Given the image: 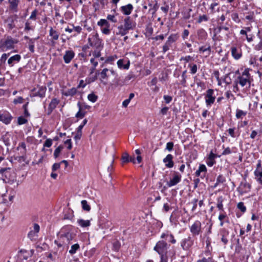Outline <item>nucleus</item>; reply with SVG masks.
<instances>
[{
  "instance_id": "f257e3e1",
  "label": "nucleus",
  "mask_w": 262,
  "mask_h": 262,
  "mask_svg": "<svg viewBox=\"0 0 262 262\" xmlns=\"http://www.w3.org/2000/svg\"><path fill=\"white\" fill-rule=\"evenodd\" d=\"M134 27L135 25L133 24V20L130 17H127L124 20L123 25L118 27V31L117 32V34L124 36L128 33L129 30H133Z\"/></svg>"
},
{
  "instance_id": "f03ea898",
  "label": "nucleus",
  "mask_w": 262,
  "mask_h": 262,
  "mask_svg": "<svg viewBox=\"0 0 262 262\" xmlns=\"http://www.w3.org/2000/svg\"><path fill=\"white\" fill-rule=\"evenodd\" d=\"M168 245L166 242L163 241H159L154 247V250L158 253L159 255L165 254L167 253Z\"/></svg>"
},
{
  "instance_id": "7ed1b4c3",
  "label": "nucleus",
  "mask_w": 262,
  "mask_h": 262,
  "mask_svg": "<svg viewBox=\"0 0 262 262\" xmlns=\"http://www.w3.org/2000/svg\"><path fill=\"white\" fill-rule=\"evenodd\" d=\"M88 41L91 47H94L98 49L101 47V41L97 33L90 35L88 38Z\"/></svg>"
},
{
  "instance_id": "20e7f679",
  "label": "nucleus",
  "mask_w": 262,
  "mask_h": 262,
  "mask_svg": "<svg viewBox=\"0 0 262 262\" xmlns=\"http://www.w3.org/2000/svg\"><path fill=\"white\" fill-rule=\"evenodd\" d=\"M46 87L44 86H37L31 92V96L33 97L38 96L43 98L45 96Z\"/></svg>"
},
{
  "instance_id": "39448f33",
  "label": "nucleus",
  "mask_w": 262,
  "mask_h": 262,
  "mask_svg": "<svg viewBox=\"0 0 262 262\" xmlns=\"http://www.w3.org/2000/svg\"><path fill=\"white\" fill-rule=\"evenodd\" d=\"M202 224L199 221H195L190 227V230L193 236L198 235L202 232Z\"/></svg>"
},
{
  "instance_id": "423d86ee",
  "label": "nucleus",
  "mask_w": 262,
  "mask_h": 262,
  "mask_svg": "<svg viewBox=\"0 0 262 262\" xmlns=\"http://www.w3.org/2000/svg\"><path fill=\"white\" fill-rule=\"evenodd\" d=\"M214 91L212 89H208L205 96V102L207 106H211L215 101V96L213 95Z\"/></svg>"
},
{
  "instance_id": "0eeeda50",
  "label": "nucleus",
  "mask_w": 262,
  "mask_h": 262,
  "mask_svg": "<svg viewBox=\"0 0 262 262\" xmlns=\"http://www.w3.org/2000/svg\"><path fill=\"white\" fill-rule=\"evenodd\" d=\"M110 74H111L112 75L114 76H117L116 72L113 69H103L102 70V71L99 73L100 75V80L102 81L103 79H107L110 76Z\"/></svg>"
},
{
  "instance_id": "6e6552de",
  "label": "nucleus",
  "mask_w": 262,
  "mask_h": 262,
  "mask_svg": "<svg viewBox=\"0 0 262 262\" xmlns=\"http://www.w3.org/2000/svg\"><path fill=\"white\" fill-rule=\"evenodd\" d=\"M182 176L177 172H174L173 177L169 181L167 182V185L169 187H171L178 184L181 180Z\"/></svg>"
},
{
  "instance_id": "1a4fd4ad",
  "label": "nucleus",
  "mask_w": 262,
  "mask_h": 262,
  "mask_svg": "<svg viewBox=\"0 0 262 262\" xmlns=\"http://www.w3.org/2000/svg\"><path fill=\"white\" fill-rule=\"evenodd\" d=\"M193 243V241L191 239V237H188L187 238L182 239L181 246L183 250H187L192 246Z\"/></svg>"
},
{
  "instance_id": "9d476101",
  "label": "nucleus",
  "mask_w": 262,
  "mask_h": 262,
  "mask_svg": "<svg viewBox=\"0 0 262 262\" xmlns=\"http://www.w3.org/2000/svg\"><path fill=\"white\" fill-rule=\"evenodd\" d=\"M75 53L72 50H69L66 51L65 54L63 56V60L66 63H69L71 62L72 59L74 57Z\"/></svg>"
},
{
  "instance_id": "9b49d317",
  "label": "nucleus",
  "mask_w": 262,
  "mask_h": 262,
  "mask_svg": "<svg viewBox=\"0 0 262 262\" xmlns=\"http://www.w3.org/2000/svg\"><path fill=\"white\" fill-rule=\"evenodd\" d=\"M207 168L205 165L202 164L200 165L199 169L195 171V174L196 177H200L203 178L205 176Z\"/></svg>"
},
{
  "instance_id": "f8f14e48",
  "label": "nucleus",
  "mask_w": 262,
  "mask_h": 262,
  "mask_svg": "<svg viewBox=\"0 0 262 262\" xmlns=\"http://www.w3.org/2000/svg\"><path fill=\"white\" fill-rule=\"evenodd\" d=\"M173 156L171 154H168L163 159V162L165 164V166L168 168H171L173 166L174 163L172 161Z\"/></svg>"
},
{
  "instance_id": "ddd939ff",
  "label": "nucleus",
  "mask_w": 262,
  "mask_h": 262,
  "mask_svg": "<svg viewBox=\"0 0 262 262\" xmlns=\"http://www.w3.org/2000/svg\"><path fill=\"white\" fill-rule=\"evenodd\" d=\"M220 233L221 235L222 236L221 237V241L222 242L225 244H227L228 242V240L227 239V236L229 235V231L227 230L225 228L222 229L220 231Z\"/></svg>"
},
{
  "instance_id": "4468645a",
  "label": "nucleus",
  "mask_w": 262,
  "mask_h": 262,
  "mask_svg": "<svg viewBox=\"0 0 262 262\" xmlns=\"http://www.w3.org/2000/svg\"><path fill=\"white\" fill-rule=\"evenodd\" d=\"M122 12L125 15H129L131 13L133 7L131 4H128L126 6H122L120 8Z\"/></svg>"
},
{
  "instance_id": "2eb2a0df",
  "label": "nucleus",
  "mask_w": 262,
  "mask_h": 262,
  "mask_svg": "<svg viewBox=\"0 0 262 262\" xmlns=\"http://www.w3.org/2000/svg\"><path fill=\"white\" fill-rule=\"evenodd\" d=\"M50 36L52 37V42L55 43V40L58 39L59 34L56 30H54L53 28L51 27L49 31Z\"/></svg>"
},
{
  "instance_id": "dca6fc26",
  "label": "nucleus",
  "mask_w": 262,
  "mask_h": 262,
  "mask_svg": "<svg viewBox=\"0 0 262 262\" xmlns=\"http://www.w3.org/2000/svg\"><path fill=\"white\" fill-rule=\"evenodd\" d=\"M197 35L199 40H205L207 38V33L203 29H200L197 31Z\"/></svg>"
},
{
  "instance_id": "f3484780",
  "label": "nucleus",
  "mask_w": 262,
  "mask_h": 262,
  "mask_svg": "<svg viewBox=\"0 0 262 262\" xmlns=\"http://www.w3.org/2000/svg\"><path fill=\"white\" fill-rule=\"evenodd\" d=\"M236 81L242 86H245L247 83H248L249 85H250V80H249V79L248 78H245V77H241L240 76H239L238 77H237V79L236 80Z\"/></svg>"
},
{
  "instance_id": "a211bd4d",
  "label": "nucleus",
  "mask_w": 262,
  "mask_h": 262,
  "mask_svg": "<svg viewBox=\"0 0 262 262\" xmlns=\"http://www.w3.org/2000/svg\"><path fill=\"white\" fill-rule=\"evenodd\" d=\"M21 59V57L19 55L16 54L11 57L8 60V63L10 66H13V63L15 62H19Z\"/></svg>"
},
{
  "instance_id": "6ab92c4d",
  "label": "nucleus",
  "mask_w": 262,
  "mask_h": 262,
  "mask_svg": "<svg viewBox=\"0 0 262 262\" xmlns=\"http://www.w3.org/2000/svg\"><path fill=\"white\" fill-rule=\"evenodd\" d=\"M13 48V42L12 40H6L2 46V50L6 51L7 50L11 49Z\"/></svg>"
},
{
  "instance_id": "aec40b11",
  "label": "nucleus",
  "mask_w": 262,
  "mask_h": 262,
  "mask_svg": "<svg viewBox=\"0 0 262 262\" xmlns=\"http://www.w3.org/2000/svg\"><path fill=\"white\" fill-rule=\"evenodd\" d=\"M12 117L9 115L2 114L0 115V121L8 124L10 123Z\"/></svg>"
},
{
  "instance_id": "412c9836",
  "label": "nucleus",
  "mask_w": 262,
  "mask_h": 262,
  "mask_svg": "<svg viewBox=\"0 0 262 262\" xmlns=\"http://www.w3.org/2000/svg\"><path fill=\"white\" fill-rule=\"evenodd\" d=\"M231 54L232 56L236 59H238L242 56L241 51H238L236 47L231 48Z\"/></svg>"
},
{
  "instance_id": "4be33fe9",
  "label": "nucleus",
  "mask_w": 262,
  "mask_h": 262,
  "mask_svg": "<svg viewBox=\"0 0 262 262\" xmlns=\"http://www.w3.org/2000/svg\"><path fill=\"white\" fill-rule=\"evenodd\" d=\"M254 173L256 181L262 185V169L255 170Z\"/></svg>"
},
{
  "instance_id": "5701e85b",
  "label": "nucleus",
  "mask_w": 262,
  "mask_h": 262,
  "mask_svg": "<svg viewBox=\"0 0 262 262\" xmlns=\"http://www.w3.org/2000/svg\"><path fill=\"white\" fill-rule=\"evenodd\" d=\"M76 92L77 89L75 88H72V89L67 91H62V93L66 96H73L76 93Z\"/></svg>"
},
{
  "instance_id": "b1692460",
  "label": "nucleus",
  "mask_w": 262,
  "mask_h": 262,
  "mask_svg": "<svg viewBox=\"0 0 262 262\" xmlns=\"http://www.w3.org/2000/svg\"><path fill=\"white\" fill-rule=\"evenodd\" d=\"M25 38L28 39V48L29 50L32 52L33 53L34 52V42L35 41V39H30L27 36L25 37Z\"/></svg>"
},
{
  "instance_id": "393cba45",
  "label": "nucleus",
  "mask_w": 262,
  "mask_h": 262,
  "mask_svg": "<svg viewBox=\"0 0 262 262\" xmlns=\"http://www.w3.org/2000/svg\"><path fill=\"white\" fill-rule=\"evenodd\" d=\"M129 61H127V63L125 64H123V60L119 59L117 61L118 67L120 69H128L129 67Z\"/></svg>"
},
{
  "instance_id": "a878e982",
  "label": "nucleus",
  "mask_w": 262,
  "mask_h": 262,
  "mask_svg": "<svg viewBox=\"0 0 262 262\" xmlns=\"http://www.w3.org/2000/svg\"><path fill=\"white\" fill-rule=\"evenodd\" d=\"M78 225L81 227H87L90 226V222L89 220H84L79 219L77 221Z\"/></svg>"
},
{
  "instance_id": "bb28decb",
  "label": "nucleus",
  "mask_w": 262,
  "mask_h": 262,
  "mask_svg": "<svg viewBox=\"0 0 262 262\" xmlns=\"http://www.w3.org/2000/svg\"><path fill=\"white\" fill-rule=\"evenodd\" d=\"M9 2L10 4V8L12 10H14L15 11H17V6L19 3V0H9Z\"/></svg>"
},
{
  "instance_id": "cd10ccee",
  "label": "nucleus",
  "mask_w": 262,
  "mask_h": 262,
  "mask_svg": "<svg viewBox=\"0 0 262 262\" xmlns=\"http://www.w3.org/2000/svg\"><path fill=\"white\" fill-rule=\"evenodd\" d=\"M199 51L201 53H205L206 57L209 56L211 52V48L210 46H208V47L205 48L204 47H201L199 48Z\"/></svg>"
},
{
  "instance_id": "c85d7f7f",
  "label": "nucleus",
  "mask_w": 262,
  "mask_h": 262,
  "mask_svg": "<svg viewBox=\"0 0 262 262\" xmlns=\"http://www.w3.org/2000/svg\"><path fill=\"white\" fill-rule=\"evenodd\" d=\"M62 238L67 242H70L74 238V235L70 232H67L62 236Z\"/></svg>"
},
{
  "instance_id": "c756f323",
  "label": "nucleus",
  "mask_w": 262,
  "mask_h": 262,
  "mask_svg": "<svg viewBox=\"0 0 262 262\" xmlns=\"http://www.w3.org/2000/svg\"><path fill=\"white\" fill-rule=\"evenodd\" d=\"M58 104V101L57 99H52L49 106V109L50 110V112H52Z\"/></svg>"
},
{
  "instance_id": "7c9ffc66",
  "label": "nucleus",
  "mask_w": 262,
  "mask_h": 262,
  "mask_svg": "<svg viewBox=\"0 0 262 262\" xmlns=\"http://www.w3.org/2000/svg\"><path fill=\"white\" fill-rule=\"evenodd\" d=\"M82 209L86 211H90L91 206L88 204L86 200H82L81 202Z\"/></svg>"
},
{
  "instance_id": "2f4dec72",
  "label": "nucleus",
  "mask_w": 262,
  "mask_h": 262,
  "mask_svg": "<svg viewBox=\"0 0 262 262\" xmlns=\"http://www.w3.org/2000/svg\"><path fill=\"white\" fill-rule=\"evenodd\" d=\"M78 105L79 106V111L77 112V113L76 114V117L77 118H82L84 117V116H85V112H82L81 111V105L80 104V103H78Z\"/></svg>"
},
{
  "instance_id": "473e14b6",
  "label": "nucleus",
  "mask_w": 262,
  "mask_h": 262,
  "mask_svg": "<svg viewBox=\"0 0 262 262\" xmlns=\"http://www.w3.org/2000/svg\"><path fill=\"white\" fill-rule=\"evenodd\" d=\"M80 248V246L78 244H75L71 246V249L69 250V253L71 254H75L77 250Z\"/></svg>"
},
{
  "instance_id": "72a5a7b5",
  "label": "nucleus",
  "mask_w": 262,
  "mask_h": 262,
  "mask_svg": "<svg viewBox=\"0 0 262 262\" xmlns=\"http://www.w3.org/2000/svg\"><path fill=\"white\" fill-rule=\"evenodd\" d=\"M88 99L89 101L94 103L97 101L98 96L95 95L94 93H91L88 95Z\"/></svg>"
},
{
  "instance_id": "f704fd0d",
  "label": "nucleus",
  "mask_w": 262,
  "mask_h": 262,
  "mask_svg": "<svg viewBox=\"0 0 262 262\" xmlns=\"http://www.w3.org/2000/svg\"><path fill=\"white\" fill-rule=\"evenodd\" d=\"M225 182V178L222 175H220L217 178L216 182L215 184L214 187H216L220 183H223Z\"/></svg>"
},
{
  "instance_id": "c9c22d12",
  "label": "nucleus",
  "mask_w": 262,
  "mask_h": 262,
  "mask_svg": "<svg viewBox=\"0 0 262 262\" xmlns=\"http://www.w3.org/2000/svg\"><path fill=\"white\" fill-rule=\"evenodd\" d=\"M6 23H7L8 27L10 29H12L15 27V25L14 24V20L12 18L8 19L6 20Z\"/></svg>"
},
{
  "instance_id": "e433bc0d",
  "label": "nucleus",
  "mask_w": 262,
  "mask_h": 262,
  "mask_svg": "<svg viewBox=\"0 0 262 262\" xmlns=\"http://www.w3.org/2000/svg\"><path fill=\"white\" fill-rule=\"evenodd\" d=\"M247 114V113L245 112H244L242 110H237L236 113V117L237 118H241L242 117V116H245Z\"/></svg>"
},
{
  "instance_id": "4c0bfd02",
  "label": "nucleus",
  "mask_w": 262,
  "mask_h": 262,
  "mask_svg": "<svg viewBox=\"0 0 262 262\" xmlns=\"http://www.w3.org/2000/svg\"><path fill=\"white\" fill-rule=\"evenodd\" d=\"M27 122V119H26L24 117L20 116L18 118L17 123L19 125L24 124L26 123Z\"/></svg>"
},
{
  "instance_id": "58836bf2",
  "label": "nucleus",
  "mask_w": 262,
  "mask_h": 262,
  "mask_svg": "<svg viewBox=\"0 0 262 262\" xmlns=\"http://www.w3.org/2000/svg\"><path fill=\"white\" fill-rule=\"evenodd\" d=\"M129 156L127 153H126V152L124 153L121 158L122 162L123 163L129 162Z\"/></svg>"
},
{
  "instance_id": "ea45409f",
  "label": "nucleus",
  "mask_w": 262,
  "mask_h": 262,
  "mask_svg": "<svg viewBox=\"0 0 262 262\" xmlns=\"http://www.w3.org/2000/svg\"><path fill=\"white\" fill-rule=\"evenodd\" d=\"M37 236V233L33 231H30L28 234V237L32 241L35 239Z\"/></svg>"
},
{
  "instance_id": "a19ab883",
  "label": "nucleus",
  "mask_w": 262,
  "mask_h": 262,
  "mask_svg": "<svg viewBox=\"0 0 262 262\" xmlns=\"http://www.w3.org/2000/svg\"><path fill=\"white\" fill-rule=\"evenodd\" d=\"M63 148V146L61 145L59 146L57 148L55 149L54 152V156L55 158H57L58 156L59 155V154L61 150Z\"/></svg>"
},
{
  "instance_id": "79ce46f5",
  "label": "nucleus",
  "mask_w": 262,
  "mask_h": 262,
  "mask_svg": "<svg viewBox=\"0 0 262 262\" xmlns=\"http://www.w3.org/2000/svg\"><path fill=\"white\" fill-rule=\"evenodd\" d=\"M98 25L102 27L103 26H107L109 24L106 20L101 19L98 21Z\"/></svg>"
},
{
  "instance_id": "37998d69",
  "label": "nucleus",
  "mask_w": 262,
  "mask_h": 262,
  "mask_svg": "<svg viewBox=\"0 0 262 262\" xmlns=\"http://www.w3.org/2000/svg\"><path fill=\"white\" fill-rule=\"evenodd\" d=\"M237 208L243 212H245L246 210V208L245 206L244 203L239 202L237 204Z\"/></svg>"
},
{
  "instance_id": "c03bdc74",
  "label": "nucleus",
  "mask_w": 262,
  "mask_h": 262,
  "mask_svg": "<svg viewBox=\"0 0 262 262\" xmlns=\"http://www.w3.org/2000/svg\"><path fill=\"white\" fill-rule=\"evenodd\" d=\"M208 20V17L206 15H203L199 16L198 22L201 23L202 21H206Z\"/></svg>"
},
{
  "instance_id": "a18cd8bd",
  "label": "nucleus",
  "mask_w": 262,
  "mask_h": 262,
  "mask_svg": "<svg viewBox=\"0 0 262 262\" xmlns=\"http://www.w3.org/2000/svg\"><path fill=\"white\" fill-rule=\"evenodd\" d=\"M222 202H223V200L221 198L218 199L217 207L219 208V209H220L221 210H223V205Z\"/></svg>"
},
{
  "instance_id": "49530a36",
  "label": "nucleus",
  "mask_w": 262,
  "mask_h": 262,
  "mask_svg": "<svg viewBox=\"0 0 262 262\" xmlns=\"http://www.w3.org/2000/svg\"><path fill=\"white\" fill-rule=\"evenodd\" d=\"M177 39V36L175 35H171L169 36L168 38V40L166 42H168L169 44L170 45L171 43L174 42Z\"/></svg>"
},
{
  "instance_id": "de8ad7c7",
  "label": "nucleus",
  "mask_w": 262,
  "mask_h": 262,
  "mask_svg": "<svg viewBox=\"0 0 262 262\" xmlns=\"http://www.w3.org/2000/svg\"><path fill=\"white\" fill-rule=\"evenodd\" d=\"M241 77H243L245 78H250V74L249 73V69H245L242 73V75L241 76Z\"/></svg>"
},
{
  "instance_id": "09e8293b",
  "label": "nucleus",
  "mask_w": 262,
  "mask_h": 262,
  "mask_svg": "<svg viewBox=\"0 0 262 262\" xmlns=\"http://www.w3.org/2000/svg\"><path fill=\"white\" fill-rule=\"evenodd\" d=\"M224 81L227 84H230L231 83V79L229 77V74H226L224 78Z\"/></svg>"
},
{
  "instance_id": "8fccbe9b",
  "label": "nucleus",
  "mask_w": 262,
  "mask_h": 262,
  "mask_svg": "<svg viewBox=\"0 0 262 262\" xmlns=\"http://www.w3.org/2000/svg\"><path fill=\"white\" fill-rule=\"evenodd\" d=\"M110 25L107 26H105L102 28V32L105 34H109L110 33V29H109Z\"/></svg>"
},
{
  "instance_id": "3c124183",
  "label": "nucleus",
  "mask_w": 262,
  "mask_h": 262,
  "mask_svg": "<svg viewBox=\"0 0 262 262\" xmlns=\"http://www.w3.org/2000/svg\"><path fill=\"white\" fill-rule=\"evenodd\" d=\"M52 144V140L51 139H47L44 143L43 146L47 147H50Z\"/></svg>"
},
{
  "instance_id": "603ef678",
  "label": "nucleus",
  "mask_w": 262,
  "mask_h": 262,
  "mask_svg": "<svg viewBox=\"0 0 262 262\" xmlns=\"http://www.w3.org/2000/svg\"><path fill=\"white\" fill-rule=\"evenodd\" d=\"M189 67H190L191 73L192 74L196 73L198 70L197 66L196 64H193L192 66L189 65Z\"/></svg>"
},
{
  "instance_id": "864d4df0",
  "label": "nucleus",
  "mask_w": 262,
  "mask_h": 262,
  "mask_svg": "<svg viewBox=\"0 0 262 262\" xmlns=\"http://www.w3.org/2000/svg\"><path fill=\"white\" fill-rule=\"evenodd\" d=\"M37 13V10H36V9L34 10V11H33L32 12L29 18L30 19L35 20L36 18Z\"/></svg>"
},
{
  "instance_id": "5fc2aeb1",
  "label": "nucleus",
  "mask_w": 262,
  "mask_h": 262,
  "mask_svg": "<svg viewBox=\"0 0 262 262\" xmlns=\"http://www.w3.org/2000/svg\"><path fill=\"white\" fill-rule=\"evenodd\" d=\"M160 255V262H167V254H161Z\"/></svg>"
},
{
  "instance_id": "6e6d98bb",
  "label": "nucleus",
  "mask_w": 262,
  "mask_h": 262,
  "mask_svg": "<svg viewBox=\"0 0 262 262\" xmlns=\"http://www.w3.org/2000/svg\"><path fill=\"white\" fill-rule=\"evenodd\" d=\"M107 19L108 20L112 21L113 23H116L117 22V19L115 18V16L113 15H111V14L108 15L107 16Z\"/></svg>"
},
{
  "instance_id": "4d7b16f0",
  "label": "nucleus",
  "mask_w": 262,
  "mask_h": 262,
  "mask_svg": "<svg viewBox=\"0 0 262 262\" xmlns=\"http://www.w3.org/2000/svg\"><path fill=\"white\" fill-rule=\"evenodd\" d=\"M170 45L168 42H166L165 45L163 47V53H165L166 51H167L169 49V47Z\"/></svg>"
},
{
  "instance_id": "13d9d810",
  "label": "nucleus",
  "mask_w": 262,
  "mask_h": 262,
  "mask_svg": "<svg viewBox=\"0 0 262 262\" xmlns=\"http://www.w3.org/2000/svg\"><path fill=\"white\" fill-rule=\"evenodd\" d=\"M173 147V143L172 142H168L166 144V148L168 151H171Z\"/></svg>"
},
{
  "instance_id": "bf43d9fd",
  "label": "nucleus",
  "mask_w": 262,
  "mask_h": 262,
  "mask_svg": "<svg viewBox=\"0 0 262 262\" xmlns=\"http://www.w3.org/2000/svg\"><path fill=\"white\" fill-rule=\"evenodd\" d=\"M24 99L21 97H19L13 100L14 104L22 103L23 102Z\"/></svg>"
},
{
  "instance_id": "052dcab7",
  "label": "nucleus",
  "mask_w": 262,
  "mask_h": 262,
  "mask_svg": "<svg viewBox=\"0 0 262 262\" xmlns=\"http://www.w3.org/2000/svg\"><path fill=\"white\" fill-rule=\"evenodd\" d=\"M226 217V216L224 214H220L219 216V220L221 221L220 222V226L222 227L224 225V222H223V220Z\"/></svg>"
},
{
  "instance_id": "680f3d73",
  "label": "nucleus",
  "mask_w": 262,
  "mask_h": 262,
  "mask_svg": "<svg viewBox=\"0 0 262 262\" xmlns=\"http://www.w3.org/2000/svg\"><path fill=\"white\" fill-rule=\"evenodd\" d=\"M40 230V227L37 224H34L33 225V232L37 233Z\"/></svg>"
},
{
  "instance_id": "e2e57ef3",
  "label": "nucleus",
  "mask_w": 262,
  "mask_h": 262,
  "mask_svg": "<svg viewBox=\"0 0 262 262\" xmlns=\"http://www.w3.org/2000/svg\"><path fill=\"white\" fill-rule=\"evenodd\" d=\"M64 144L68 145L67 148L68 149H71L72 148V145L71 139L67 140L66 141H64Z\"/></svg>"
},
{
  "instance_id": "0e129e2a",
  "label": "nucleus",
  "mask_w": 262,
  "mask_h": 262,
  "mask_svg": "<svg viewBox=\"0 0 262 262\" xmlns=\"http://www.w3.org/2000/svg\"><path fill=\"white\" fill-rule=\"evenodd\" d=\"M215 160H211L209 159H207V164L209 166H210V167L212 166L215 164Z\"/></svg>"
},
{
  "instance_id": "69168bd1",
  "label": "nucleus",
  "mask_w": 262,
  "mask_h": 262,
  "mask_svg": "<svg viewBox=\"0 0 262 262\" xmlns=\"http://www.w3.org/2000/svg\"><path fill=\"white\" fill-rule=\"evenodd\" d=\"M9 54L4 53V54H2L1 58V61L5 62L6 61V59H7L8 57L9 56Z\"/></svg>"
},
{
  "instance_id": "338daca9",
  "label": "nucleus",
  "mask_w": 262,
  "mask_h": 262,
  "mask_svg": "<svg viewBox=\"0 0 262 262\" xmlns=\"http://www.w3.org/2000/svg\"><path fill=\"white\" fill-rule=\"evenodd\" d=\"M164 99L166 103H169L172 100V97L170 96L164 95Z\"/></svg>"
},
{
  "instance_id": "774afa93",
  "label": "nucleus",
  "mask_w": 262,
  "mask_h": 262,
  "mask_svg": "<svg viewBox=\"0 0 262 262\" xmlns=\"http://www.w3.org/2000/svg\"><path fill=\"white\" fill-rule=\"evenodd\" d=\"M113 248L115 250L118 251L120 248V244L118 241H116L113 244Z\"/></svg>"
}]
</instances>
